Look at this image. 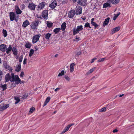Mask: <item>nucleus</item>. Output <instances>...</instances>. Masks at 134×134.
Wrapping results in <instances>:
<instances>
[{
	"mask_svg": "<svg viewBox=\"0 0 134 134\" xmlns=\"http://www.w3.org/2000/svg\"><path fill=\"white\" fill-rule=\"evenodd\" d=\"M70 1H72L74 3H75V2H76L77 1V0H70Z\"/></svg>",
	"mask_w": 134,
	"mask_h": 134,
	"instance_id": "nucleus-60",
	"label": "nucleus"
},
{
	"mask_svg": "<svg viewBox=\"0 0 134 134\" xmlns=\"http://www.w3.org/2000/svg\"><path fill=\"white\" fill-rule=\"evenodd\" d=\"M118 131V130H117V129H115L113 131V133H115V132H117Z\"/></svg>",
	"mask_w": 134,
	"mask_h": 134,
	"instance_id": "nucleus-57",
	"label": "nucleus"
},
{
	"mask_svg": "<svg viewBox=\"0 0 134 134\" xmlns=\"http://www.w3.org/2000/svg\"><path fill=\"white\" fill-rule=\"evenodd\" d=\"M91 24L92 25L94 26V29H96L99 26V25L97 24L95 22H93Z\"/></svg>",
	"mask_w": 134,
	"mask_h": 134,
	"instance_id": "nucleus-37",
	"label": "nucleus"
},
{
	"mask_svg": "<svg viewBox=\"0 0 134 134\" xmlns=\"http://www.w3.org/2000/svg\"><path fill=\"white\" fill-rule=\"evenodd\" d=\"M21 63H19V64L16 66V69H15V70L17 72H19L21 70Z\"/></svg>",
	"mask_w": 134,
	"mask_h": 134,
	"instance_id": "nucleus-23",
	"label": "nucleus"
},
{
	"mask_svg": "<svg viewBox=\"0 0 134 134\" xmlns=\"http://www.w3.org/2000/svg\"><path fill=\"white\" fill-rule=\"evenodd\" d=\"M61 29L60 28H56L53 30V32L55 33V34H57L58 32H59L60 30Z\"/></svg>",
	"mask_w": 134,
	"mask_h": 134,
	"instance_id": "nucleus-31",
	"label": "nucleus"
},
{
	"mask_svg": "<svg viewBox=\"0 0 134 134\" xmlns=\"http://www.w3.org/2000/svg\"><path fill=\"white\" fill-rule=\"evenodd\" d=\"M31 0H26L25 2L26 3H28Z\"/></svg>",
	"mask_w": 134,
	"mask_h": 134,
	"instance_id": "nucleus-61",
	"label": "nucleus"
},
{
	"mask_svg": "<svg viewBox=\"0 0 134 134\" xmlns=\"http://www.w3.org/2000/svg\"><path fill=\"white\" fill-rule=\"evenodd\" d=\"M64 78L67 80H68V81H69L70 79L69 77L67 76L66 75H65V76Z\"/></svg>",
	"mask_w": 134,
	"mask_h": 134,
	"instance_id": "nucleus-54",
	"label": "nucleus"
},
{
	"mask_svg": "<svg viewBox=\"0 0 134 134\" xmlns=\"http://www.w3.org/2000/svg\"><path fill=\"white\" fill-rule=\"evenodd\" d=\"M12 51L13 54L15 55H17L18 54V51L15 47H13L12 48Z\"/></svg>",
	"mask_w": 134,
	"mask_h": 134,
	"instance_id": "nucleus-16",
	"label": "nucleus"
},
{
	"mask_svg": "<svg viewBox=\"0 0 134 134\" xmlns=\"http://www.w3.org/2000/svg\"><path fill=\"white\" fill-rule=\"evenodd\" d=\"M6 45L4 44H2L0 45V51L2 52H4L6 50Z\"/></svg>",
	"mask_w": 134,
	"mask_h": 134,
	"instance_id": "nucleus-14",
	"label": "nucleus"
},
{
	"mask_svg": "<svg viewBox=\"0 0 134 134\" xmlns=\"http://www.w3.org/2000/svg\"><path fill=\"white\" fill-rule=\"evenodd\" d=\"M15 12L16 14H20L22 13V11L20 10L19 7L17 5H16L15 6Z\"/></svg>",
	"mask_w": 134,
	"mask_h": 134,
	"instance_id": "nucleus-12",
	"label": "nucleus"
},
{
	"mask_svg": "<svg viewBox=\"0 0 134 134\" xmlns=\"http://www.w3.org/2000/svg\"><path fill=\"white\" fill-rule=\"evenodd\" d=\"M75 65V64L74 63H71L70 66V72H72L74 70V67Z\"/></svg>",
	"mask_w": 134,
	"mask_h": 134,
	"instance_id": "nucleus-27",
	"label": "nucleus"
},
{
	"mask_svg": "<svg viewBox=\"0 0 134 134\" xmlns=\"http://www.w3.org/2000/svg\"><path fill=\"white\" fill-rule=\"evenodd\" d=\"M12 48L11 47V46L10 45H9V47L8 48H6V53L8 54H9L10 52L12 51Z\"/></svg>",
	"mask_w": 134,
	"mask_h": 134,
	"instance_id": "nucleus-24",
	"label": "nucleus"
},
{
	"mask_svg": "<svg viewBox=\"0 0 134 134\" xmlns=\"http://www.w3.org/2000/svg\"><path fill=\"white\" fill-rule=\"evenodd\" d=\"M9 17L11 21H13L16 18L15 14L12 12H10L9 13Z\"/></svg>",
	"mask_w": 134,
	"mask_h": 134,
	"instance_id": "nucleus-5",
	"label": "nucleus"
},
{
	"mask_svg": "<svg viewBox=\"0 0 134 134\" xmlns=\"http://www.w3.org/2000/svg\"><path fill=\"white\" fill-rule=\"evenodd\" d=\"M77 3L78 4L82 6H84L86 5L85 0H78Z\"/></svg>",
	"mask_w": 134,
	"mask_h": 134,
	"instance_id": "nucleus-8",
	"label": "nucleus"
},
{
	"mask_svg": "<svg viewBox=\"0 0 134 134\" xmlns=\"http://www.w3.org/2000/svg\"><path fill=\"white\" fill-rule=\"evenodd\" d=\"M24 75V72H23V71L21 72L20 74V77H23V76Z\"/></svg>",
	"mask_w": 134,
	"mask_h": 134,
	"instance_id": "nucleus-55",
	"label": "nucleus"
},
{
	"mask_svg": "<svg viewBox=\"0 0 134 134\" xmlns=\"http://www.w3.org/2000/svg\"><path fill=\"white\" fill-rule=\"evenodd\" d=\"M79 38L80 37H78L77 36H76L75 39L74 40V41L77 42L80 40Z\"/></svg>",
	"mask_w": 134,
	"mask_h": 134,
	"instance_id": "nucleus-47",
	"label": "nucleus"
},
{
	"mask_svg": "<svg viewBox=\"0 0 134 134\" xmlns=\"http://www.w3.org/2000/svg\"><path fill=\"white\" fill-rule=\"evenodd\" d=\"M82 13L81 8L80 6L78 9H77L76 10V14L77 15L80 14Z\"/></svg>",
	"mask_w": 134,
	"mask_h": 134,
	"instance_id": "nucleus-21",
	"label": "nucleus"
},
{
	"mask_svg": "<svg viewBox=\"0 0 134 134\" xmlns=\"http://www.w3.org/2000/svg\"><path fill=\"white\" fill-rule=\"evenodd\" d=\"M35 51H36L37 50H38V48L37 47H35Z\"/></svg>",
	"mask_w": 134,
	"mask_h": 134,
	"instance_id": "nucleus-64",
	"label": "nucleus"
},
{
	"mask_svg": "<svg viewBox=\"0 0 134 134\" xmlns=\"http://www.w3.org/2000/svg\"><path fill=\"white\" fill-rule=\"evenodd\" d=\"M19 78V76L18 75H15V79H17V78Z\"/></svg>",
	"mask_w": 134,
	"mask_h": 134,
	"instance_id": "nucleus-63",
	"label": "nucleus"
},
{
	"mask_svg": "<svg viewBox=\"0 0 134 134\" xmlns=\"http://www.w3.org/2000/svg\"><path fill=\"white\" fill-rule=\"evenodd\" d=\"M3 75V72L2 71L0 70V81L2 79V77Z\"/></svg>",
	"mask_w": 134,
	"mask_h": 134,
	"instance_id": "nucleus-50",
	"label": "nucleus"
},
{
	"mask_svg": "<svg viewBox=\"0 0 134 134\" xmlns=\"http://www.w3.org/2000/svg\"><path fill=\"white\" fill-rule=\"evenodd\" d=\"M48 10H45L43 11L42 13V17L45 20H47L48 17Z\"/></svg>",
	"mask_w": 134,
	"mask_h": 134,
	"instance_id": "nucleus-2",
	"label": "nucleus"
},
{
	"mask_svg": "<svg viewBox=\"0 0 134 134\" xmlns=\"http://www.w3.org/2000/svg\"><path fill=\"white\" fill-rule=\"evenodd\" d=\"M2 33L3 34L4 37H5L7 36V32L6 30L3 29V30Z\"/></svg>",
	"mask_w": 134,
	"mask_h": 134,
	"instance_id": "nucleus-35",
	"label": "nucleus"
},
{
	"mask_svg": "<svg viewBox=\"0 0 134 134\" xmlns=\"http://www.w3.org/2000/svg\"><path fill=\"white\" fill-rule=\"evenodd\" d=\"M11 76L12 79L11 80V82L15 81L16 84H19L21 82V80L19 78L15 79V75L13 72H12L11 74Z\"/></svg>",
	"mask_w": 134,
	"mask_h": 134,
	"instance_id": "nucleus-1",
	"label": "nucleus"
},
{
	"mask_svg": "<svg viewBox=\"0 0 134 134\" xmlns=\"http://www.w3.org/2000/svg\"><path fill=\"white\" fill-rule=\"evenodd\" d=\"M47 26L49 28H51L53 26V24L51 22H49L47 21Z\"/></svg>",
	"mask_w": 134,
	"mask_h": 134,
	"instance_id": "nucleus-34",
	"label": "nucleus"
},
{
	"mask_svg": "<svg viewBox=\"0 0 134 134\" xmlns=\"http://www.w3.org/2000/svg\"><path fill=\"white\" fill-rule=\"evenodd\" d=\"M66 23L65 22H64L61 25V29L62 31H64L66 27Z\"/></svg>",
	"mask_w": 134,
	"mask_h": 134,
	"instance_id": "nucleus-25",
	"label": "nucleus"
},
{
	"mask_svg": "<svg viewBox=\"0 0 134 134\" xmlns=\"http://www.w3.org/2000/svg\"><path fill=\"white\" fill-rule=\"evenodd\" d=\"M64 74V71L63 70L61 72L59 73L58 75V76H62Z\"/></svg>",
	"mask_w": 134,
	"mask_h": 134,
	"instance_id": "nucleus-45",
	"label": "nucleus"
},
{
	"mask_svg": "<svg viewBox=\"0 0 134 134\" xmlns=\"http://www.w3.org/2000/svg\"><path fill=\"white\" fill-rule=\"evenodd\" d=\"M57 2L55 1L52 2L50 4H49V7L52 9H54L57 6Z\"/></svg>",
	"mask_w": 134,
	"mask_h": 134,
	"instance_id": "nucleus-13",
	"label": "nucleus"
},
{
	"mask_svg": "<svg viewBox=\"0 0 134 134\" xmlns=\"http://www.w3.org/2000/svg\"><path fill=\"white\" fill-rule=\"evenodd\" d=\"M39 23V21L37 20L36 21H35L34 22L32 23L31 26V28L33 29H37L36 27L38 26Z\"/></svg>",
	"mask_w": 134,
	"mask_h": 134,
	"instance_id": "nucleus-3",
	"label": "nucleus"
},
{
	"mask_svg": "<svg viewBox=\"0 0 134 134\" xmlns=\"http://www.w3.org/2000/svg\"><path fill=\"white\" fill-rule=\"evenodd\" d=\"M29 24V21L27 20L24 21L22 25V26L24 27H26L27 25Z\"/></svg>",
	"mask_w": 134,
	"mask_h": 134,
	"instance_id": "nucleus-20",
	"label": "nucleus"
},
{
	"mask_svg": "<svg viewBox=\"0 0 134 134\" xmlns=\"http://www.w3.org/2000/svg\"><path fill=\"white\" fill-rule=\"evenodd\" d=\"M35 110V108H34L33 107L31 108H30V110L29 113H32L34 112V111Z\"/></svg>",
	"mask_w": 134,
	"mask_h": 134,
	"instance_id": "nucleus-43",
	"label": "nucleus"
},
{
	"mask_svg": "<svg viewBox=\"0 0 134 134\" xmlns=\"http://www.w3.org/2000/svg\"><path fill=\"white\" fill-rule=\"evenodd\" d=\"M94 70V68H92V69H91L88 71V72H87V73L88 74H89L91 73L92 72H93V71Z\"/></svg>",
	"mask_w": 134,
	"mask_h": 134,
	"instance_id": "nucleus-49",
	"label": "nucleus"
},
{
	"mask_svg": "<svg viewBox=\"0 0 134 134\" xmlns=\"http://www.w3.org/2000/svg\"><path fill=\"white\" fill-rule=\"evenodd\" d=\"M25 7V5L24 4H22L20 5V8L21 10L24 9Z\"/></svg>",
	"mask_w": 134,
	"mask_h": 134,
	"instance_id": "nucleus-44",
	"label": "nucleus"
},
{
	"mask_svg": "<svg viewBox=\"0 0 134 134\" xmlns=\"http://www.w3.org/2000/svg\"><path fill=\"white\" fill-rule=\"evenodd\" d=\"M72 34L73 35H76L78 33H79V31L77 29H76L75 27H74L72 30Z\"/></svg>",
	"mask_w": 134,
	"mask_h": 134,
	"instance_id": "nucleus-26",
	"label": "nucleus"
},
{
	"mask_svg": "<svg viewBox=\"0 0 134 134\" xmlns=\"http://www.w3.org/2000/svg\"><path fill=\"white\" fill-rule=\"evenodd\" d=\"M45 5L46 4L45 2H42L40 3L38 6V9H37V10H40L42 9Z\"/></svg>",
	"mask_w": 134,
	"mask_h": 134,
	"instance_id": "nucleus-10",
	"label": "nucleus"
},
{
	"mask_svg": "<svg viewBox=\"0 0 134 134\" xmlns=\"http://www.w3.org/2000/svg\"><path fill=\"white\" fill-rule=\"evenodd\" d=\"M27 60V59L26 58H25L23 61V64L25 65L26 64V61Z\"/></svg>",
	"mask_w": 134,
	"mask_h": 134,
	"instance_id": "nucleus-51",
	"label": "nucleus"
},
{
	"mask_svg": "<svg viewBox=\"0 0 134 134\" xmlns=\"http://www.w3.org/2000/svg\"><path fill=\"white\" fill-rule=\"evenodd\" d=\"M60 88H57L56 89H55V90L54 91H55L57 92V91H59V90H60Z\"/></svg>",
	"mask_w": 134,
	"mask_h": 134,
	"instance_id": "nucleus-58",
	"label": "nucleus"
},
{
	"mask_svg": "<svg viewBox=\"0 0 134 134\" xmlns=\"http://www.w3.org/2000/svg\"><path fill=\"white\" fill-rule=\"evenodd\" d=\"M36 17L37 18H40V19H42V17L41 16H39L38 15H36Z\"/></svg>",
	"mask_w": 134,
	"mask_h": 134,
	"instance_id": "nucleus-59",
	"label": "nucleus"
},
{
	"mask_svg": "<svg viewBox=\"0 0 134 134\" xmlns=\"http://www.w3.org/2000/svg\"><path fill=\"white\" fill-rule=\"evenodd\" d=\"M81 52L80 51H79V52H77L76 53V54L77 55H79L81 54Z\"/></svg>",
	"mask_w": 134,
	"mask_h": 134,
	"instance_id": "nucleus-56",
	"label": "nucleus"
},
{
	"mask_svg": "<svg viewBox=\"0 0 134 134\" xmlns=\"http://www.w3.org/2000/svg\"><path fill=\"white\" fill-rule=\"evenodd\" d=\"M97 59V58L95 57L93 58V59H92V61L91 62V63H93L95 60Z\"/></svg>",
	"mask_w": 134,
	"mask_h": 134,
	"instance_id": "nucleus-53",
	"label": "nucleus"
},
{
	"mask_svg": "<svg viewBox=\"0 0 134 134\" xmlns=\"http://www.w3.org/2000/svg\"><path fill=\"white\" fill-rule=\"evenodd\" d=\"M120 13L119 12H118V13L116 14H114V16L113 18V20H115L116 18L118 17V16L120 14Z\"/></svg>",
	"mask_w": 134,
	"mask_h": 134,
	"instance_id": "nucleus-32",
	"label": "nucleus"
},
{
	"mask_svg": "<svg viewBox=\"0 0 134 134\" xmlns=\"http://www.w3.org/2000/svg\"><path fill=\"white\" fill-rule=\"evenodd\" d=\"M120 0H109L108 2L110 3H111L113 4H116L119 2Z\"/></svg>",
	"mask_w": 134,
	"mask_h": 134,
	"instance_id": "nucleus-17",
	"label": "nucleus"
},
{
	"mask_svg": "<svg viewBox=\"0 0 134 134\" xmlns=\"http://www.w3.org/2000/svg\"><path fill=\"white\" fill-rule=\"evenodd\" d=\"M106 108L105 107H104L100 110L99 111L101 112H104L106 110Z\"/></svg>",
	"mask_w": 134,
	"mask_h": 134,
	"instance_id": "nucleus-48",
	"label": "nucleus"
},
{
	"mask_svg": "<svg viewBox=\"0 0 134 134\" xmlns=\"http://www.w3.org/2000/svg\"><path fill=\"white\" fill-rule=\"evenodd\" d=\"M14 99L16 100L15 103V104H17L20 101V99L18 97H14Z\"/></svg>",
	"mask_w": 134,
	"mask_h": 134,
	"instance_id": "nucleus-40",
	"label": "nucleus"
},
{
	"mask_svg": "<svg viewBox=\"0 0 134 134\" xmlns=\"http://www.w3.org/2000/svg\"><path fill=\"white\" fill-rule=\"evenodd\" d=\"M11 76L10 75L9 73H8L5 75V82H8L9 81H11Z\"/></svg>",
	"mask_w": 134,
	"mask_h": 134,
	"instance_id": "nucleus-9",
	"label": "nucleus"
},
{
	"mask_svg": "<svg viewBox=\"0 0 134 134\" xmlns=\"http://www.w3.org/2000/svg\"><path fill=\"white\" fill-rule=\"evenodd\" d=\"M9 104H5L2 107H0V111H2L5 110L8 107H9Z\"/></svg>",
	"mask_w": 134,
	"mask_h": 134,
	"instance_id": "nucleus-15",
	"label": "nucleus"
},
{
	"mask_svg": "<svg viewBox=\"0 0 134 134\" xmlns=\"http://www.w3.org/2000/svg\"><path fill=\"white\" fill-rule=\"evenodd\" d=\"M28 96V94L25 93L23 96H20V97H21L20 98L22 99L23 100H24L27 98V97Z\"/></svg>",
	"mask_w": 134,
	"mask_h": 134,
	"instance_id": "nucleus-28",
	"label": "nucleus"
},
{
	"mask_svg": "<svg viewBox=\"0 0 134 134\" xmlns=\"http://www.w3.org/2000/svg\"><path fill=\"white\" fill-rule=\"evenodd\" d=\"M52 34L48 33H47L45 35L44 37L47 40H48L49 39V37L51 36Z\"/></svg>",
	"mask_w": 134,
	"mask_h": 134,
	"instance_id": "nucleus-30",
	"label": "nucleus"
},
{
	"mask_svg": "<svg viewBox=\"0 0 134 134\" xmlns=\"http://www.w3.org/2000/svg\"><path fill=\"white\" fill-rule=\"evenodd\" d=\"M110 18H108L105 20L103 22V26L104 27L106 25H107L108 24L109 20Z\"/></svg>",
	"mask_w": 134,
	"mask_h": 134,
	"instance_id": "nucleus-18",
	"label": "nucleus"
},
{
	"mask_svg": "<svg viewBox=\"0 0 134 134\" xmlns=\"http://www.w3.org/2000/svg\"><path fill=\"white\" fill-rule=\"evenodd\" d=\"M83 26L82 25H79L77 26L76 29L79 32L83 30Z\"/></svg>",
	"mask_w": 134,
	"mask_h": 134,
	"instance_id": "nucleus-36",
	"label": "nucleus"
},
{
	"mask_svg": "<svg viewBox=\"0 0 134 134\" xmlns=\"http://www.w3.org/2000/svg\"><path fill=\"white\" fill-rule=\"evenodd\" d=\"M36 5L33 3H29L28 6V8L31 10H34L36 8Z\"/></svg>",
	"mask_w": 134,
	"mask_h": 134,
	"instance_id": "nucleus-6",
	"label": "nucleus"
},
{
	"mask_svg": "<svg viewBox=\"0 0 134 134\" xmlns=\"http://www.w3.org/2000/svg\"><path fill=\"white\" fill-rule=\"evenodd\" d=\"M1 87L2 89V90L3 91L5 90L7 88V86L6 84L1 85Z\"/></svg>",
	"mask_w": 134,
	"mask_h": 134,
	"instance_id": "nucleus-38",
	"label": "nucleus"
},
{
	"mask_svg": "<svg viewBox=\"0 0 134 134\" xmlns=\"http://www.w3.org/2000/svg\"><path fill=\"white\" fill-rule=\"evenodd\" d=\"M34 51L33 49H31L30 50L29 53H30V54H33L34 53Z\"/></svg>",
	"mask_w": 134,
	"mask_h": 134,
	"instance_id": "nucleus-52",
	"label": "nucleus"
},
{
	"mask_svg": "<svg viewBox=\"0 0 134 134\" xmlns=\"http://www.w3.org/2000/svg\"><path fill=\"white\" fill-rule=\"evenodd\" d=\"M110 7L111 5L109 3H105L104 4L103 7V8H104L108 7Z\"/></svg>",
	"mask_w": 134,
	"mask_h": 134,
	"instance_id": "nucleus-29",
	"label": "nucleus"
},
{
	"mask_svg": "<svg viewBox=\"0 0 134 134\" xmlns=\"http://www.w3.org/2000/svg\"><path fill=\"white\" fill-rule=\"evenodd\" d=\"M25 47L27 48H30L31 46V44L29 42L26 43L25 45Z\"/></svg>",
	"mask_w": 134,
	"mask_h": 134,
	"instance_id": "nucleus-33",
	"label": "nucleus"
},
{
	"mask_svg": "<svg viewBox=\"0 0 134 134\" xmlns=\"http://www.w3.org/2000/svg\"><path fill=\"white\" fill-rule=\"evenodd\" d=\"M106 60V58L105 57L104 58H102L100 59L98 61V62H103L104 60Z\"/></svg>",
	"mask_w": 134,
	"mask_h": 134,
	"instance_id": "nucleus-41",
	"label": "nucleus"
},
{
	"mask_svg": "<svg viewBox=\"0 0 134 134\" xmlns=\"http://www.w3.org/2000/svg\"><path fill=\"white\" fill-rule=\"evenodd\" d=\"M40 36V35H36L33 36L32 38V42L33 44L36 43L39 39Z\"/></svg>",
	"mask_w": 134,
	"mask_h": 134,
	"instance_id": "nucleus-4",
	"label": "nucleus"
},
{
	"mask_svg": "<svg viewBox=\"0 0 134 134\" xmlns=\"http://www.w3.org/2000/svg\"><path fill=\"white\" fill-rule=\"evenodd\" d=\"M75 14V11L74 10H71L69 11L68 13V17L71 18L74 17Z\"/></svg>",
	"mask_w": 134,
	"mask_h": 134,
	"instance_id": "nucleus-7",
	"label": "nucleus"
},
{
	"mask_svg": "<svg viewBox=\"0 0 134 134\" xmlns=\"http://www.w3.org/2000/svg\"><path fill=\"white\" fill-rule=\"evenodd\" d=\"M3 67L5 69L8 68L9 66L7 64V63L6 61H4L3 63Z\"/></svg>",
	"mask_w": 134,
	"mask_h": 134,
	"instance_id": "nucleus-39",
	"label": "nucleus"
},
{
	"mask_svg": "<svg viewBox=\"0 0 134 134\" xmlns=\"http://www.w3.org/2000/svg\"><path fill=\"white\" fill-rule=\"evenodd\" d=\"M74 125V123H72L71 124L68 125H67L66 127H65L64 130H63L62 132V133H65V132H66L67 131H68L69 130V128L72 126L73 125Z\"/></svg>",
	"mask_w": 134,
	"mask_h": 134,
	"instance_id": "nucleus-11",
	"label": "nucleus"
},
{
	"mask_svg": "<svg viewBox=\"0 0 134 134\" xmlns=\"http://www.w3.org/2000/svg\"><path fill=\"white\" fill-rule=\"evenodd\" d=\"M89 25H90V23L88 22H87L84 25V27H88Z\"/></svg>",
	"mask_w": 134,
	"mask_h": 134,
	"instance_id": "nucleus-46",
	"label": "nucleus"
},
{
	"mask_svg": "<svg viewBox=\"0 0 134 134\" xmlns=\"http://www.w3.org/2000/svg\"><path fill=\"white\" fill-rule=\"evenodd\" d=\"M94 18H92L91 19V23H92L93 22H94L93 21L94 20Z\"/></svg>",
	"mask_w": 134,
	"mask_h": 134,
	"instance_id": "nucleus-62",
	"label": "nucleus"
},
{
	"mask_svg": "<svg viewBox=\"0 0 134 134\" xmlns=\"http://www.w3.org/2000/svg\"><path fill=\"white\" fill-rule=\"evenodd\" d=\"M23 57V55H22L19 58V63H21V62Z\"/></svg>",
	"mask_w": 134,
	"mask_h": 134,
	"instance_id": "nucleus-42",
	"label": "nucleus"
},
{
	"mask_svg": "<svg viewBox=\"0 0 134 134\" xmlns=\"http://www.w3.org/2000/svg\"><path fill=\"white\" fill-rule=\"evenodd\" d=\"M120 29V27H115L112 30V34H114L115 32H116L118 31Z\"/></svg>",
	"mask_w": 134,
	"mask_h": 134,
	"instance_id": "nucleus-19",
	"label": "nucleus"
},
{
	"mask_svg": "<svg viewBox=\"0 0 134 134\" xmlns=\"http://www.w3.org/2000/svg\"><path fill=\"white\" fill-rule=\"evenodd\" d=\"M51 99V98L50 97H48L46 98L45 101L44 102V104L43 105V106H45L47 104V103L49 102Z\"/></svg>",
	"mask_w": 134,
	"mask_h": 134,
	"instance_id": "nucleus-22",
	"label": "nucleus"
}]
</instances>
